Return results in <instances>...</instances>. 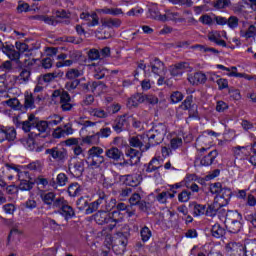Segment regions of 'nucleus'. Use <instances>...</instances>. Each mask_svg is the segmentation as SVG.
I'll return each mask as SVG.
<instances>
[{
  "instance_id": "obj_1",
  "label": "nucleus",
  "mask_w": 256,
  "mask_h": 256,
  "mask_svg": "<svg viewBox=\"0 0 256 256\" xmlns=\"http://www.w3.org/2000/svg\"><path fill=\"white\" fill-rule=\"evenodd\" d=\"M148 138V143L150 147H155V145H161L163 143L165 136L167 135V126L163 123L156 124L152 130L146 134Z\"/></svg>"
},
{
  "instance_id": "obj_2",
  "label": "nucleus",
  "mask_w": 256,
  "mask_h": 256,
  "mask_svg": "<svg viewBox=\"0 0 256 256\" xmlns=\"http://www.w3.org/2000/svg\"><path fill=\"white\" fill-rule=\"evenodd\" d=\"M104 150L101 147L93 146L88 150L87 161L93 169H99L102 163H105V157H103Z\"/></svg>"
},
{
  "instance_id": "obj_3",
  "label": "nucleus",
  "mask_w": 256,
  "mask_h": 256,
  "mask_svg": "<svg viewBox=\"0 0 256 256\" xmlns=\"http://www.w3.org/2000/svg\"><path fill=\"white\" fill-rule=\"evenodd\" d=\"M53 209H59L58 213H60V215L64 217L65 221H68L69 219H73V217H75V210L63 197H58L56 199L53 204Z\"/></svg>"
},
{
  "instance_id": "obj_4",
  "label": "nucleus",
  "mask_w": 256,
  "mask_h": 256,
  "mask_svg": "<svg viewBox=\"0 0 256 256\" xmlns=\"http://www.w3.org/2000/svg\"><path fill=\"white\" fill-rule=\"evenodd\" d=\"M52 101H59L60 109L62 111H71L73 104L71 103V96L65 90H55L52 93Z\"/></svg>"
},
{
  "instance_id": "obj_5",
  "label": "nucleus",
  "mask_w": 256,
  "mask_h": 256,
  "mask_svg": "<svg viewBox=\"0 0 256 256\" xmlns=\"http://www.w3.org/2000/svg\"><path fill=\"white\" fill-rule=\"evenodd\" d=\"M45 155H49V159H54L57 163H65L69 157L67 149L61 145L46 149Z\"/></svg>"
},
{
  "instance_id": "obj_6",
  "label": "nucleus",
  "mask_w": 256,
  "mask_h": 256,
  "mask_svg": "<svg viewBox=\"0 0 256 256\" xmlns=\"http://www.w3.org/2000/svg\"><path fill=\"white\" fill-rule=\"evenodd\" d=\"M147 137V134H142L138 136H132L129 139V145L130 147H135L140 149L141 153H145V151H148V149L151 148Z\"/></svg>"
},
{
  "instance_id": "obj_7",
  "label": "nucleus",
  "mask_w": 256,
  "mask_h": 256,
  "mask_svg": "<svg viewBox=\"0 0 256 256\" xmlns=\"http://www.w3.org/2000/svg\"><path fill=\"white\" fill-rule=\"evenodd\" d=\"M99 198L90 203L88 208L86 209V215H91V213H95V211H105V205H107V199L109 198V195L105 194V192H99Z\"/></svg>"
},
{
  "instance_id": "obj_8",
  "label": "nucleus",
  "mask_w": 256,
  "mask_h": 256,
  "mask_svg": "<svg viewBox=\"0 0 256 256\" xmlns=\"http://www.w3.org/2000/svg\"><path fill=\"white\" fill-rule=\"evenodd\" d=\"M227 228L230 233H239L241 231V215L239 212H233L226 217Z\"/></svg>"
},
{
  "instance_id": "obj_9",
  "label": "nucleus",
  "mask_w": 256,
  "mask_h": 256,
  "mask_svg": "<svg viewBox=\"0 0 256 256\" xmlns=\"http://www.w3.org/2000/svg\"><path fill=\"white\" fill-rule=\"evenodd\" d=\"M234 153V164L236 167H244L247 163V147L245 146H236L233 148Z\"/></svg>"
},
{
  "instance_id": "obj_10",
  "label": "nucleus",
  "mask_w": 256,
  "mask_h": 256,
  "mask_svg": "<svg viewBox=\"0 0 256 256\" xmlns=\"http://www.w3.org/2000/svg\"><path fill=\"white\" fill-rule=\"evenodd\" d=\"M149 67L151 68V72L154 73V75H158V77H161V75L167 72L165 63L157 57L150 59Z\"/></svg>"
},
{
  "instance_id": "obj_11",
  "label": "nucleus",
  "mask_w": 256,
  "mask_h": 256,
  "mask_svg": "<svg viewBox=\"0 0 256 256\" xmlns=\"http://www.w3.org/2000/svg\"><path fill=\"white\" fill-rule=\"evenodd\" d=\"M17 131L13 127L0 126V141H15Z\"/></svg>"
},
{
  "instance_id": "obj_12",
  "label": "nucleus",
  "mask_w": 256,
  "mask_h": 256,
  "mask_svg": "<svg viewBox=\"0 0 256 256\" xmlns=\"http://www.w3.org/2000/svg\"><path fill=\"white\" fill-rule=\"evenodd\" d=\"M112 127L116 133H123L129 127V116L124 114L116 118Z\"/></svg>"
},
{
  "instance_id": "obj_13",
  "label": "nucleus",
  "mask_w": 256,
  "mask_h": 256,
  "mask_svg": "<svg viewBox=\"0 0 256 256\" xmlns=\"http://www.w3.org/2000/svg\"><path fill=\"white\" fill-rule=\"evenodd\" d=\"M80 19L85 21L88 27H97V25H99V15L95 12H82L80 14Z\"/></svg>"
},
{
  "instance_id": "obj_14",
  "label": "nucleus",
  "mask_w": 256,
  "mask_h": 256,
  "mask_svg": "<svg viewBox=\"0 0 256 256\" xmlns=\"http://www.w3.org/2000/svg\"><path fill=\"white\" fill-rule=\"evenodd\" d=\"M226 252L230 256H242L243 255V245L237 242H230L226 245Z\"/></svg>"
},
{
  "instance_id": "obj_15",
  "label": "nucleus",
  "mask_w": 256,
  "mask_h": 256,
  "mask_svg": "<svg viewBox=\"0 0 256 256\" xmlns=\"http://www.w3.org/2000/svg\"><path fill=\"white\" fill-rule=\"evenodd\" d=\"M127 243H129V233L118 232V233H116V238H115L116 245L113 246V249H116L115 247L120 245L121 251H125V248L127 247Z\"/></svg>"
},
{
  "instance_id": "obj_16",
  "label": "nucleus",
  "mask_w": 256,
  "mask_h": 256,
  "mask_svg": "<svg viewBox=\"0 0 256 256\" xmlns=\"http://www.w3.org/2000/svg\"><path fill=\"white\" fill-rule=\"evenodd\" d=\"M161 21H173L174 23H185V18L179 17L178 12H173L171 10H165V14L162 15Z\"/></svg>"
},
{
  "instance_id": "obj_17",
  "label": "nucleus",
  "mask_w": 256,
  "mask_h": 256,
  "mask_svg": "<svg viewBox=\"0 0 256 256\" xmlns=\"http://www.w3.org/2000/svg\"><path fill=\"white\" fill-rule=\"evenodd\" d=\"M188 81L191 85H204L207 83V75L203 72H196L188 75Z\"/></svg>"
},
{
  "instance_id": "obj_18",
  "label": "nucleus",
  "mask_w": 256,
  "mask_h": 256,
  "mask_svg": "<svg viewBox=\"0 0 256 256\" xmlns=\"http://www.w3.org/2000/svg\"><path fill=\"white\" fill-rule=\"evenodd\" d=\"M209 189H210V193H212V195H216L218 197H225V192L231 191V189L225 187L223 184H221V182H216V183L210 184Z\"/></svg>"
},
{
  "instance_id": "obj_19",
  "label": "nucleus",
  "mask_w": 256,
  "mask_h": 256,
  "mask_svg": "<svg viewBox=\"0 0 256 256\" xmlns=\"http://www.w3.org/2000/svg\"><path fill=\"white\" fill-rule=\"evenodd\" d=\"M129 203L131 207L138 206L141 211H145V209H147V202H145V200H141V195L139 193H133L129 198Z\"/></svg>"
},
{
  "instance_id": "obj_20",
  "label": "nucleus",
  "mask_w": 256,
  "mask_h": 256,
  "mask_svg": "<svg viewBox=\"0 0 256 256\" xmlns=\"http://www.w3.org/2000/svg\"><path fill=\"white\" fill-rule=\"evenodd\" d=\"M110 224L108 225V231H112L117 227V223H121L123 221V214L118 210H114L109 214Z\"/></svg>"
},
{
  "instance_id": "obj_21",
  "label": "nucleus",
  "mask_w": 256,
  "mask_h": 256,
  "mask_svg": "<svg viewBox=\"0 0 256 256\" xmlns=\"http://www.w3.org/2000/svg\"><path fill=\"white\" fill-rule=\"evenodd\" d=\"M218 156L219 152L212 150L200 160V165H202V167H209L215 163V159H217Z\"/></svg>"
},
{
  "instance_id": "obj_22",
  "label": "nucleus",
  "mask_w": 256,
  "mask_h": 256,
  "mask_svg": "<svg viewBox=\"0 0 256 256\" xmlns=\"http://www.w3.org/2000/svg\"><path fill=\"white\" fill-rule=\"evenodd\" d=\"M105 155L112 161H121V159H123V151L115 146L106 149Z\"/></svg>"
},
{
  "instance_id": "obj_23",
  "label": "nucleus",
  "mask_w": 256,
  "mask_h": 256,
  "mask_svg": "<svg viewBox=\"0 0 256 256\" xmlns=\"http://www.w3.org/2000/svg\"><path fill=\"white\" fill-rule=\"evenodd\" d=\"M69 171L73 177H81L83 171H85V162H83V160L75 162L69 166Z\"/></svg>"
},
{
  "instance_id": "obj_24",
  "label": "nucleus",
  "mask_w": 256,
  "mask_h": 256,
  "mask_svg": "<svg viewBox=\"0 0 256 256\" xmlns=\"http://www.w3.org/2000/svg\"><path fill=\"white\" fill-rule=\"evenodd\" d=\"M94 220L98 225H111L109 213L100 210L94 215Z\"/></svg>"
},
{
  "instance_id": "obj_25",
  "label": "nucleus",
  "mask_w": 256,
  "mask_h": 256,
  "mask_svg": "<svg viewBox=\"0 0 256 256\" xmlns=\"http://www.w3.org/2000/svg\"><path fill=\"white\" fill-rule=\"evenodd\" d=\"M52 135L55 139H61V137H64V135H73V128L71 127V125L66 124L64 126V129H62L61 127H57L56 129H54Z\"/></svg>"
},
{
  "instance_id": "obj_26",
  "label": "nucleus",
  "mask_w": 256,
  "mask_h": 256,
  "mask_svg": "<svg viewBox=\"0 0 256 256\" xmlns=\"http://www.w3.org/2000/svg\"><path fill=\"white\" fill-rule=\"evenodd\" d=\"M197 143L204 145L200 149H198L200 153H203L205 151H209L211 143H213V138H211V135H203L197 138Z\"/></svg>"
},
{
  "instance_id": "obj_27",
  "label": "nucleus",
  "mask_w": 256,
  "mask_h": 256,
  "mask_svg": "<svg viewBox=\"0 0 256 256\" xmlns=\"http://www.w3.org/2000/svg\"><path fill=\"white\" fill-rule=\"evenodd\" d=\"M141 103H145V95L138 93L128 99L127 107H129V109H133V107H139Z\"/></svg>"
},
{
  "instance_id": "obj_28",
  "label": "nucleus",
  "mask_w": 256,
  "mask_h": 256,
  "mask_svg": "<svg viewBox=\"0 0 256 256\" xmlns=\"http://www.w3.org/2000/svg\"><path fill=\"white\" fill-rule=\"evenodd\" d=\"M37 123V118L35 114H30L28 120L22 122V129L25 133H29L32 129H35V124Z\"/></svg>"
},
{
  "instance_id": "obj_29",
  "label": "nucleus",
  "mask_w": 256,
  "mask_h": 256,
  "mask_svg": "<svg viewBox=\"0 0 256 256\" xmlns=\"http://www.w3.org/2000/svg\"><path fill=\"white\" fill-rule=\"evenodd\" d=\"M40 197L45 205H49L53 209V205L57 201V198H55L57 195L54 192L42 193Z\"/></svg>"
},
{
  "instance_id": "obj_30",
  "label": "nucleus",
  "mask_w": 256,
  "mask_h": 256,
  "mask_svg": "<svg viewBox=\"0 0 256 256\" xmlns=\"http://www.w3.org/2000/svg\"><path fill=\"white\" fill-rule=\"evenodd\" d=\"M225 196H215L214 201L218 203L220 207H227L229 205V201H231V191L224 192Z\"/></svg>"
},
{
  "instance_id": "obj_31",
  "label": "nucleus",
  "mask_w": 256,
  "mask_h": 256,
  "mask_svg": "<svg viewBox=\"0 0 256 256\" xmlns=\"http://www.w3.org/2000/svg\"><path fill=\"white\" fill-rule=\"evenodd\" d=\"M34 19H36V21H42V23H46V25H52L53 27L59 23V21L55 19V16L36 15Z\"/></svg>"
},
{
  "instance_id": "obj_32",
  "label": "nucleus",
  "mask_w": 256,
  "mask_h": 256,
  "mask_svg": "<svg viewBox=\"0 0 256 256\" xmlns=\"http://www.w3.org/2000/svg\"><path fill=\"white\" fill-rule=\"evenodd\" d=\"M82 143L85 145H99V143H101V138H99V134L96 132L95 134L83 137Z\"/></svg>"
},
{
  "instance_id": "obj_33",
  "label": "nucleus",
  "mask_w": 256,
  "mask_h": 256,
  "mask_svg": "<svg viewBox=\"0 0 256 256\" xmlns=\"http://www.w3.org/2000/svg\"><path fill=\"white\" fill-rule=\"evenodd\" d=\"M175 197V192L171 193V191H162L156 196V201L165 205L167 203V199H173Z\"/></svg>"
},
{
  "instance_id": "obj_34",
  "label": "nucleus",
  "mask_w": 256,
  "mask_h": 256,
  "mask_svg": "<svg viewBox=\"0 0 256 256\" xmlns=\"http://www.w3.org/2000/svg\"><path fill=\"white\" fill-rule=\"evenodd\" d=\"M126 181L127 184L130 185V187H137L143 181V177L141 174H135V175H126Z\"/></svg>"
},
{
  "instance_id": "obj_35",
  "label": "nucleus",
  "mask_w": 256,
  "mask_h": 256,
  "mask_svg": "<svg viewBox=\"0 0 256 256\" xmlns=\"http://www.w3.org/2000/svg\"><path fill=\"white\" fill-rule=\"evenodd\" d=\"M126 155L127 157H130V161H133L134 165H136V163H139V160L141 159V152L133 148L128 149Z\"/></svg>"
},
{
  "instance_id": "obj_36",
  "label": "nucleus",
  "mask_w": 256,
  "mask_h": 256,
  "mask_svg": "<svg viewBox=\"0 0 256 256\" xmlns=\"http://www.w3.org/2000/svg\"><path fill=\"white\" fill-rule=\"evenodd\" d=\"M222 206H220L215 200L212 204H210L206 208V215L208 217H215L217 215V211L221 209Z\"/></svg>"
},
{
  "instance_id": "obj_37",
  "label": "nucleus",
  "mask_w": 256,
  "mask_h": 256,
  "mask_svg": "<svg viewBox=\"0 0 256 256\" xmlns=\"http://www.w3.org/2000/svg\"><path fill=\"white\" fill-rule=\"evenodd\" d=\"M145 171L147 173H153L161 168L159 165V160L157 158H153L147 165H145Z\"/></svg>"
},
{
  "instance_id": "obj_38",
  "label": "nucleus",
  "mask_w": 256,
  "mask_h": 256,
  "mask_svg": "<svg viewBox=\"0 0 256 256\" xmlns=\"http://www.w3.org/2000/svg\"><path fill=\"white\" fill-rule=\"evenodd\" d=\"M4 53L11 59V61H19V58L21 57V53L15 49H12L10 46H7Z\"/></svg>"
},
{
  "instance_id": "obj_39",
  "label": "nucleus",
  "mask_w": 256,
  "mask_h": 256,
  "mask_svg": "<svg viewBox=\"0 0 256 256\" xmlns=\"http://www.w3.org/2000/svg\"><path fill=\"white\" fill-rule=\"evenodd\" d=\"M81 75H83V73L79 69L70 68L66 72L65 77H66V79H69L70 81H75V79L81 77Z\"/></svg>"
},
{
  "instance_id": "obj_40",
  "label": "nucleus",
  "mask_w": 256,
  "mask_h": 256,
  "mask_svg": "<svg viewBox=\"0 0 256 256\" xmlns=\"http://www.w3.org/2000/svg\"><path fill=\"white\" fill-rule=\"evenodd\" d=\"M212 236L216 239H221L225 235V230L220 224H214L211 229Z\"/></svg>"
},
{
  "instance_id": "obj_41",
  "label": "nucleus",
  "mask_w": 256,
  "mask_h": 256,
  "mask_svg": "<svg viewBox=\"0 0 256 256\" xmlns=\"http://www.w3.org/2000/svg\"><path fill=\"white\" fill-rule=\"evenodd\" d=\"M90 205L91 204H89V198L80 197L76 201V206H77V209H79V211H87Z\"/></svg>"
},
{
  "instance_id": "obj_42",
  "label": "nucleus",
  "mask_w": 256,
  "mask_h": 256,
  "mask_svg": "<svg viewBox=\"0 0 256 256\" xmlns=\"http://www.w3.org/2000/svg\"><path fill=\"white\" fill-rule=\"evenodd\" d=\"M116 183L115 175L109 174L106 177H104L102 185L105 187V189H111Z\"/></svg>"
},
{
  "instance_id": "obj_43",
  "label": "nucleus",
  "mask_w": 256,
  "mask_h": 256,
  "mask_svg": "<svg viewBox=\"0 0 256 256\" xmlns=\"http://www.w3.org/2000/svg\"><path fill=\"white\" fill-rule=\"evenodd\" d=\"M58 75L59 74H57V72L46 73L39 78V81L40 83H51L52 81H55V79H57Z\"/></svg>"
},
{
  "instance_id": "obj_44",
  "label": "nucleus",
  "mask_w": 256,
  "mask_h": 256,
  "mask_svg": "<svg viewBox=\"0 0 256 256\" xmlns=\"http://www.w3.org/2000/svg\"><path fill=\"white\" fill-rule=\"evenodd\" d=\"M91 115L93 117H98V119H107V117H109V112L101 108H95L91 111Z\"/></svg>"
},
{
  "instance_id": "obj_45",
  "label": "nucleus",
  "mask_w": 256,
  "mask_h": 256,
  "mask_svg": "<svg viewBox=\"0 0 256 256\" xmlns=\"http://www.w3.org/2000/svg\"><path fill=\"white\" fill-rule=\"evenodd\" d=\"M79 193H81V186H79V183H73L69 185L68 194L70 197H77Z\"/></svg>"
},
{
  "instance_id": "obj_46",
  "label": "nucleus",
  "mask_w": 256,
  "mask_h": 256,
  "mask_svg": "<svg viewBox=\"0 0 256 256\" xmlns=\"http://www.w3.org/2000/svg\"><path fill=\"white\" fill-rule=\"evenodd\" d=\"M34 129H37L39 133H47L49 131V126L47 124V121H39L36 118V123L34 125Z\"/></svg>"
},
{
  "instance_id": "obj_47",
  "label": "nucleus",
  "mask_w": 256,
  "mask_h": 256,
  "mask_svg": "<svg viewBox=\"0 0 256 256\" xmlns=\"http://www.w3.org/2000/svg\"><path fill=\"white\" fill-rule=\"evenodd\" d=\"M100 13H104V15H123V10L121 8H103L100 10Z\"/></svg>"
},
{
  "instance_id": "obj_48",
  "label": "nucleus",
  "mask_w": 256,
  "mask_h": 256,
  "mask_svg": "<svg viewBox=\"0 0 256 256\" xmlns=\"http://www.w3.org/2000/svg\"><path fill=\"white\" fill-rule=\"evenodd\" d=\"M193 213L196 217H200V215H207V207L201 204H194Z\"/></svg>"
},
{
  "instance_id": "obj_49",
  "label": "nucleus",
  "mask_w": 256,
  "mask_h": 256,
  "mask_svg": "<svg viewBox=\"0 0 256 256\" xmlns=\"http://www.w3.org/2000/svg\"><path fill=\"white\" fill-rule=\"evenodd\" d=\"M104 27H108L109 29H113V27H121V21L117 18L107 19L103 22Z\"/></svg>"
},
{
  "instance_id": "obj_50",
  "label": "nucleus",
  "mask_w": 256,
  "mask_h": 256,
  "mask_svg": "<svg viewBox=\"0 0 256 256\" xmlns=\"http://www.w3.org/2000/svg\"><path fill=\"white\" fill-rule=\"evenodd\" d=\"M2 105H7L8 107H11V109H19L21 102H19V99L17 98H10L2 102Z\"/></svg>"
},
{
  "instance_id": "obj_51",
  "label": "nucleus",
  "mask_w": 256,
  "mask_h": 256,
  "mask_svg": "<svg viewBox=\"0 0 256 256\" xmlns=\"http://www.w3.org/2000/svg\"><path fill=\"white\" fill-rule=\"evenodd\" d=\"M116 206H117V199L110 198L108 196V199L106 200V205L104 206V211L106 213H109V211H112V209H115Z\"/></svg>"
},
{
  "instance_id": "obj_52",
  "label": "nucleus",
  "mask_w": 256,
  "mask_h": 256,
  "mask_svg": "<svg viewBox=\"0 0 256 256\" xmlns=\"http://www.w3.org/2000/svg\"><path fill=\"white\" fill-rule=\"evenodd\" d=\"M15 173L17 174L18 180L21 181H27V179H31V176H29V172L27 171H21L19 168H12Z\"/></svg>"
},
{
  "instance_id": "obj_53",
  "label": "nucleus",
  "mask_w": 256,
  "mask_h": 256,
  "mask_svg": "<svg viewBox=\"0 0 256 256\" xmlns=\"http://www.w3.org/2000/svg\"><path fill=\"white\" fill-rule=\"evenodd\" d=\"M140 235L143 243H147V241L151 239V230L149 229V227L144 226L140 231Z\"/></svg>"
},
{
  "instance_id": "obj_54",
  "label": "nucleus",
  "mask_w": 256,
  "mask_h": 256,
  "mask_svg": "<svg viewBox=\"0 0 256 256\" xmlns=\"http://www.w3.org/2000/svg\"><path fill=\"white\" fill-rule=\"evenodd\" d=\"M183 146V139L179 137H174L170 140V148L175 151L179 149V147Z\"/></svg>"
},
{
  "instance_id": "obj_55",
  "label": "nucleus",
  "mask_w": 256,
  "mask_h": 256,
  "mask_svg": "<svg viewBox=\"0 0 256 256\" xmlns=\"http://www.w3.org/2000/svg\"><path fill=\"white\" fill-rule=\"evenodd\" d=\"M35 182H30L29 180H23L19 184L20 191H31L33 189Z\"/></svg>"
},
{
  "instance_id": "obj_56",
  "label": "nucleus",
  "mask_w": 256,
  "mask_h": 256,
  "mask_svg": "<svg viewBox=\"0 0 256 256\" xmlns=\"http://www.w3.org/2000/svg\"><path fill=\"white\" fill-rule=\"evenodd\" d=\"M26 167L30 171H41L43 169V163H41L39 160H36L29 163Z\"/></svg>"
},
{
  "instance_id": "obj_57",
  "label": "nucleus",
  "mask_w": 256,
  "mask_h": 256,
  "mask_svg": "<svg viewBox=\"0 0 256 256\" xmlns=\"http://www.w3.org/2000/svg\"><path fill=\"white\" fill-rule=\"evenodd\" d=\"M226 25H228L229 29H237L239 27V18L237 16H230L227 19Z\"/></svg>"
},
{
  "instance_id": "obj_58",
  "label": "nucleus",
  "mask_w": 256,
  "mask_h": 256,
  "mask_svg": "<svg viewBox=\"0 0 256 256\" xmlns=\"http://www.w3.org/2000/svg\"><path fill=\"white\" fill-rule=\"evenodd\" d=\"M25 108L26 109H33L35 108V98L33 97V94H29L25 96Z\"/></svg>"
},
{
  "instance_id": "obj_59",
  "label": "nucleus",
  "mask_w": 256,
  "mask_h": 256,
  "mask_svg": "<svg viewBox=\"0 0 256 256\" xmlns=\"http://www.w3.org/2000/svg\"><path fill=\"white\" fill-rule=\"evenodd\" d=\"M61 121H63V118L61 116H57V115L54 116V119L46 121L49 131H51V129H53V127H57V125H59V123H61Z\"/></svg>"
},
{
  "instance_id": "obj_60",
  "label": "nucleus",
  "mask_w": 256,
  "mask_h": 256,
  "mask_svg": "<svg viewBox=\"0 0 256 256\" xmlns=\"http://www.w3.org/2000/svg\"><path fill=\"white\" fill-rule=\"evenodd\" d=\"M189 199H191V192H189L187 190L182 191L178 195V201H180V203H187V201H189Z\"/></svg>"
},
{
  "instance_id": "obj_61",
  "label": "nucleus",
  "mask_w": 256,
  "mask_h": 256,
  "mask_svg": "<svg viewBox=\"0 0 256 256\" xmlns=\"http://www.w3.org/2000/svg\"><path fill=\"white\" fill-rule=\"evenodd\" d=\"M57 184L60 185V187H65L67 185V182L69 181V178L65 173H60L57 176Z\"/></svg>"
},
{
  "instance_id": "obj_62",
  "label": "nucleus",
  "mask_w": 256,
  "mask_h": 256,
  "mask_svg": "<svg viewBox=\"0 0 256 256\" xmlns=\"http://www.w3.org/2000/svg\"><path fill=\"white\" fill-rule=\"evenodd\" d=\"M18 77L21 81H24V83H27V81H29V77H31V70L22 69Z\"/></svg>"
},
{
  "instance_id": "obj_63",
  "label": "nucleus",
  "mask_w": 256,
  "mask_h": 256,
  "mask_svg": "<svg viewBox=\"0 0 256 256\" xmlns=\"http://www.w3.org/2000/svg\"><path fill=\"white\" fill-rule=\"evenodd\" d=\"M133 193V188L124 187L119 191L120 199H127Z\"/></svg>"
},
{
  "instance_id": "obj_64",
  "label": "nucleus",
  "mask_w": 256,
  "mask_h": 256,
  "mask_svg": "<svg viewBox=\"0 0 256 256\" xmlns=\"http://www.w3.org/2000/svg\"><path fill=\"white\" fill-rule=\"evenodd\" d=\"M172 103H179L183 101V94L179 91L173 92L170 96Z\"/></svg>"
}]
</instances>
